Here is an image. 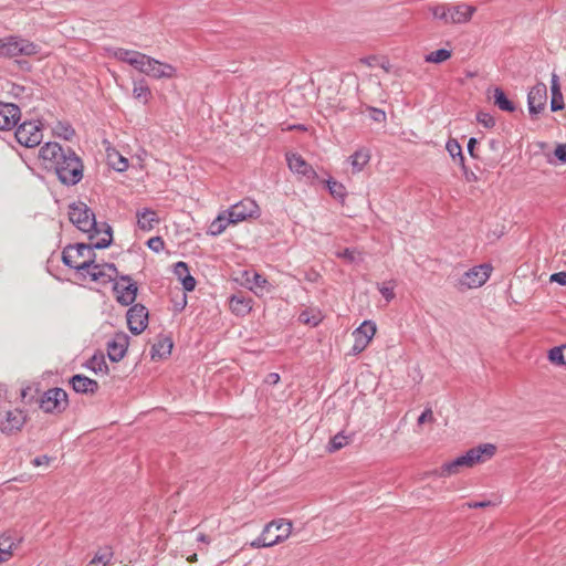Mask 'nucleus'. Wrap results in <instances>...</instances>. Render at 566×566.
Segmentation results:
<instances>
[{"mask_svg":"<svg viewBox=\"0 0 566 566\" xmlns=\"http://www.w3.org/2000/svg\"><path fill=\"white\" fill-rule=\"evenodd\" d=\"M564 348L560 346L553 347L548 352V359L552 364L557 366H564L566 365L565 355H564Z\"/></svg>","mask_w":566,"mask_h":566,"instance_id":"4c0bfd02","label":"nucleus"},{"mask_svg":"<svg viewBox=\"0 0 566 566\" xmlns=\"http://www.w3.org/2000/svg\"><path fill=\"white\" fill-rule=\"evenodd\" d=\"M14 136L27 148L39 146L43 139L42 124L39 120H25L18 126Z\"/></svg>","mask_w":566,"mask_h":566,"instance_id":"423d86ee","label":"nucleus"},{"mask_svg":"<svg viewBox=\"0 0 566 566\" xmlns=\"http://www.w3.org/2000/svg\"><path fill=\"white\" fill-rule=\"evenodd\" d=\"M15 545V538L10 533H3L0 536V562L9 559Z\"/></svg>","mask_w":566,"mask_h":566,"instance_id":"a878e982","label":"nucleus"},{"mask_svg":"<svg viewBox=\"0 0 566 566\" xmlns=\"http://www.w3.org/2000/svg\"><path fill=\"white\" fill-rule=\"evenodd\" d=\"M451 57V51L447 49H439L424 56V61L428 63H442Z\"/></svg>","mask_w":566,"mask_h":566,"instance_id":"f704fd0d","label":"nucleus"},{"mask_svg":"<svg viewBox=\"0 0 566 566\" xmlns=\"http://www.w3.org/2000/svg\"><path fill=\"white\" fill-rule=\"evenodd\" d=\"M493 98H494V104L501 111H505V112H510V113L515 111L514 103L507 98V96L505 95V93L503 92L502 88L496 87L494 90Z\"/></svg>","mask_w":566,"mask_h":566,"instance_id":"7c9ffc66","label":"nucleus"},{"mask_svg":"<svg viewBox=\"0 0 566 566\" xmlns=\"http://www.w3.org/2000/svg\"><path fill=\"white\" fill-rule=\"evenodd\" d=\"M196 557H197V554H193V555L189 558V560H192V559H195Z\"/></svg>","mask_w":566,"mask_h":566,"instance_id":"774afa93","label":"nucleus"},{"mask_svg":"<svg viewBox=\"0 0 566 566\" xmlns=\"http://www.w3.org/2000/svg\"><path fill=\"white\" fill-rule=\"evenodd\" d=\"M128 347V337L125 334L117 335L107 343V354L112 361H119L124 358Z\"/></svg>","mask_w":566,"mask_h":566,"instance_id":"a211bd4d","label":"nucleus"},{"mask_svg":"<svg viewBox=\"0 0 566 566\" xmlns=\"http://www.w3.org/2000/svg\"><path fill=\"white\" fill-rule=\"evenodd\" d=\"M148 310L143 304H134L126 314L127 325L132 334L139 335L148 326Z\"/></svg>","mask_w":566,"mask_h":566,"instance_id":"1a4fd4ad","label":"nucleus"},{"mask_svg":"<svg viewBox=\"0 0 566 566\" xmlns=\"http://www.w3.org/2000/svg\"><path fill=\"white\" fill-rule=\"evenodd\" d=\"M112 558V553L108 548L99 551L96 553L94 558L86 566H107Z\"/></svg>","mask_w":566,"mask_h":566,"instance_id":"58836bf2","label":"nucleus"},{"mask_svg":"<svg viewBox=\"0 0 566 566\" xmlns=\"http://www.w3.org/2000/svg\"><path fill=\"white\" fill-rule=\"evenodd\" d=\"M370 118L375 122L382 123L386 120V113L376 107H369Z\"/></svg>","mask_w":566,"mask_h":566,"instance_id":"8fccbe9b","label":"nucleus"},{"mask_svg":"<svg viewBox=\"0 0 566 566\" xmlns=\"http://www.w3.org/2000/svg\"><path fill=\"white\" fill-rule=\"evenodd\" d=\"M101 269L105 270V272L109 274L112 281H114L118 274L117 268L114 263H103L101 264Z\"/></svg>","mask_w":566,"mask_h":566,"instance_id":"864d4df0","label":"nucleus"},{"mask_svg":"<svg viewBox=\"0 0 566 566\" xmlns=\"http://www.w3.org/2000/svg\"><path fill=\"white\" fill-rule=\"evenodd\" d=\"M496 451V447L492 443H484L471 448L464 454L460 455L464 468H472L479 463H483L491 459Z\"/></svg>","mask_w":566,"mask_h":566,"instance_id":"9d476101","label":"nucleus"},{"mask_svg":"<svg viewBox=\"0 0 566 566\" xmlns=\"http://www.w3.org/2000/svg\"><path fill=\"white\" fill-rule=\"evenodd\" d=\"M147 247L158 253L164 250L165 243L160 237H153L147 241Z\"/></svg>","mask_w":566,"mask_h":566,"instance_id":"49530a36","label":"nucleus"},{"mask_svg":"<svg viewBox=\"0 0 566 566\" xmlns=\"http://www.w3.org/2000/svg\"><path fill=\"white\" fill-rule=\"evenodd\" d=\"M289 168L298 175L306 177L307 179L316 178V171L313 167L303 159L301 155L290 154L286 156Z\"/></svg>","mask_w":566,"mask_h":566,"instance_id":"f3484780","label":"nucleus"},{"mask_svg":"<svg viewBox=\"0 0 566 566\" xmlns=\"http://www.w3.org/2000/svg\"><path fill=\"white\" fill-rule=\"evenodd\" d=\"M489 146L492 150L497 151L500 149V142L496 139H491L489 142Z\"/></svg>","mask_w":566,"mask_h":566,"instance_id":"69168bd1","label":"nucleus"},{"mask_svg":"<svg viewBox=\"0 0 566 566\" xmlns=\"http://www.w3.org/2000/svg\"><path fill=\"white\" fill-rule=\"evenodd\" d=\"M40 52V46L27 39L9 35L0 39V56H32Z\"/></svg>","mask_w":566,"mask_h":566,"instance_id":"20e7f679","label":"nucleus"},{"mask_svg":"<svg viewBox=\"0 0 566 566\" xmlns=\"http://www.w3.org/2000/svg\"><path fill=\"white\" fill-rule=\"evenodd\" d=\"M138 51L126 50V49H116L113 53L114 57L120 62H125L130 65V60L137 55Z\"/></svg>","mask_w":566,"mask_h":566,"instance_id":"37998d69","label":"nucleus"},{"mask_svg":"<svg viewBox=\"0 0 566 566\" xmlns=\"http://www.w3.org/2000/svg\"><path fill=\"white\" fill-rule=\"evenodd\" d=\"M175 274L178 276L179 280L182 279V276H186L187 274H190L189 268L187 263L179 261L175 264Z\"/></svg>","mask_w":566,"mask_h":566,"instance_id":"09e8293b","label":"nucleus"},{"mask_svg":"<svg viewBox=\"0 0 566 566\" xmlns=\"http://www.w3.org/2000/svg\"><path fill=\"white\" fill-rule=\"evenodd\" d=\"M103 227L104 237L98 239L96 242L91 244L77 243L75 245L70 244L65 247L62 252L63 263L81 273L84 272V270H90L95 258L93 250L108 248L113 241V231L111 226L104 223Z\"/></svg>","mask_w":566,"mask_h":566,"instance_id":"f03ea898","label":"nucleus"},{"mask_svg":"<svg viewBox=\"0 0 566 566\" xmlns=\"http://www.w3.org/2000/svg\"><path fill=\"white\" fill-rule=\"evenodd\" d=\"M25 422V416L21 410L8 411L6 419L0 423V430L3 433H12L20 430Z\"/></svg>","mask_w":566,"mask_h":566,"instance_id":"aec40b11","label":"nucleus"},{"mask_svg":"<svg viewBox=\"0 0 566 566\" xmlns=\"http://www.w3.org/2000/svg\"><path fill=\"white\" fill-rule=\"evenodd\" d=\"M321 319L322 318L319 313L311 315L308 311H303L298 316L300 322L304 324H311L313 326H316L321 322Z\"/></svg>","mask_w":566,"mask_h":566,"instance_id":"c03bdc74","label":"nucleus"},{"mask_svg":"<svg viewBox=\"0 0 566 566\" xmlns=\"http://www.w3.org/2000/svg\"><path fill=\"white\" fill-rule=\"evenodd\" d=\"M462 468H464V465L460 457H458L454 460L444 463L437 472V474L439 476H450L452 474L458 473Z\"/></svg>","mask_w":566,"mask_h":566,"instance_id":"2f4dec72","label":"nucleus"},{"mask_svg":"<svg viewBox=\"0 0 566 566\" xmlns=\"http://www.w3.org/2000/svg\"><path fill=\"white\" fill-rule=\"evenodd\" d=\"M378 290L388 302L395 297L394 286H386L382 284L378 287Z\"/></svg>","mask_w":566,"mask_h":566,"instance_id":"5fc2aeb1","label":"nucleus"},{"mask_svg":"<svg viewBox=\"0 0 566 566\" xmlns=\"http://www.w3.org/2000/svg\"><path fill=\"white\" fill-rule=\"evenodd\" d=\"M197 541L198 542H203V543H209V538L207 535L200 533L198 536H197Z\"/></svg>","mask_w":566,"mask_h":566,"instance_id":"338daca9","label":"nucleus"},{"mask_svg":"<svg viewBox=\"0 0 566 566\" xmlns=\"http://www.w3.org/2000/svg\"><path fill=\"white\" fill-rule=\"evenodd\" d=\"M54 134L65 140H71L75 135V130L73 127L66 123L59 122L54 129Z\"/></svg>","mask_w":566,"mask_h":566,"instance_id":"c9c22d12","label":"nucleus"},{"mask_svg":"<svg viewBox=\"0 0 566 566\" xmlns=\"http://www.w3.org/2000/svg\"><path fill=\"white\" fill-rule=\"evenodd\" d=\"M119 281L113 286L117 302L124 306L133 304L138 291L136 283L129 275H120Z\"/></svg>","mask_w":566,"mask_h":566,"instance_id":"9b49d317","label":"nucleus"},{"mask_svg":"<svg viewBox=\"0 0 566 566\" xmlns=\"http://www.w3.org/2000/svg\"><path fill=\"white\" fill-rule=\"evenodd\" d=\"M151 57L138 52L137 55L133 60H130V66L138 70L140 73L147 74V69L149 66Z\"/></svg>","mask_w":566,"mask_h":566,"instance_id":"72a5a7b5","label":"nucleus"},{"mask_svg":"<svg viewBox=\"0 0 566 566\" xmlns=\"http://www.w3.org/2000/svg\"><path fill=\"white\" fill-rule=\"evenodd\" d=\"M429 10L434 19L441 20L444 23H449L448 4H437L430 7Z\"/></svg>","mask_w":566,"mask_h":566,"instance_id":"a19ab883","label":"nucleus"},{"mask_svg":"<svg viewBox=\"0 0 566 566\" xmlns=\"http://www.w3.org/2000/svg\"><path fill=\"white\" fill-rule=\"evenodd\" d=\"M476 144H478V140H476V138H474V137H471V138L469 139V142H468V146H467V147H468V151H469V154H470L472 157H475V154H474V147H475V145H476Z\"/></svg>","mask_w":566,"mask_h":566,"instance_id":"0e129e2a","label":"nucleus"},{"mask_svg":"<svg viewBox=\"0 0 566 566\" xmlns=\"http://www.w3.org/2000/svg\"><path fill=\"white\" fill-rule=\"evenodd\" d=\"M229 224H232V222H230V216L224 210L210 223L208 233L213 237L220 235Z\"/></svg>","mask_w":566,"mask_h":566,"instance_id":"393cba45","label":"nucleus"},{"mask_svg":"<svg viewBox=\"0 0 566 566\" xmlns=\"http://www.w3.org/2000/svg\"><path fill=\"white\" fill-rule=\"evenodd\" d=\"M492 266L481 264L468 270L460 279V284L468 289H476L482 286L490 277Z\"/></svg>","mask_w":566,"mask_h":566,"instance_id":"f8f14e48","label":"nucleus"},{"mask_svg":"<svg viewBox=\"0 0 566 566\" xmlns=\"http://www.w3.org/2000/svg\"><path fill=\"white\" fill-rule=\"evenodd\" d=\"M253 282L259 287H263L268 283L266 279L258 273L254 274Z\"/></svg>","mask_w":566,"mask_h":566,"instance_id":"680f3d73","label":"nucleus"},{"mask_svg":"<svg viewBox=\"0 0 566 566\" xmlns=\"http://www.w3.org/2000/svg\"><path fill=\"white\" fill-rule=\"evenodd\" d=\"M69 406L67 394L62 388L46 390L40 399V408L46 413H60Z\"/></svg>","mask_w":566,"mask_h":566,"instance_id":"0eeeda50","label":"nucleus"},{"mask_svg":"<svg viewBox=\"0 0 566 566\" xmlns=\"http://www.w3.org/2000/svg\"><path fill=\"white\" fill-rule=\"evenodd\" d=\"M547 102V87L544 83L534 85L527 94L528 112L532 116L539 114Z\"/></svg>","mask_w":566,"mask_h":566,"instance_id":"ddd939ff","label":"nucleus"},{"mask_svg":"<svg viewBox=\"0 0 566 566\" xmlns=\"http://www.w3.org/2000/svg\"><path fill=\"white\" fill-rule=\"evenodd\" d=\"M476 120L486 128H492L495 125L494 117L491 114L484 112L478 113Z\"/></svg>","mask_w":566,"mask_h":566,"instance_id":"a18cd8bd","label":"nucleus"},{"mask_svg":"<svg viewBox=\"0 0 566 566\" xmlns=\"http://www.w3.org/2000/svg\"><path fill=\"white\" fill-rule=\"evenodd\" d=\"M70 221L81 231L90 233V239L94 238V233H101L94 212L84 203L77 202L70 206Z\"/></svg>","mask_w":566,"mask_h":566,"instance_id":"39448f33","label":"nucleus"},{"mask_svg":"<svg viewBox=\"0 0 566 566\" xmlns=\"http://www.w3.org/2000/svg\"><path fill=\"white\" fill-rule=\"evenodd\" d=\"M551 109L552 112L562 111L565 107L564 97L559 85V77L557 74H552L551 81Z\"/></svg>","mask_w":566,"mask_h":566,"instance_id":"5701e85b","label":"nucleus"},{"mask_svg":"<svg viewBox=\"0 0 566 566\" xmlns=\"http://www.w3.org/2000/svg\"><path fill=\"white\" fill-rule=\"evenodd\" d=\"M279 381L280 375L277 373H270L265 378V382L269 385H276Z\"/></svg>","mask_w":566,"mask_h":566,"instance_id":"052dcab7","label":"nucleus"},{"mask_svg":"<svg viewBox=\"0 0 566 566\" xmlns=\"http://www.w3.org/2000/svg\"><path fill=\"white\" fill-rule=\"evenodd\" d=\"M348 441L349 438L345 436L343 432H339L331 439L328 444V451L335 452L337 450H340L342 448L348 444Z\"/></svg>","mask_w":566,"mask_h":566,"instance_id":"ea45409f","label":"nucleus"},{"mask_svg":"<svg viewBox=\"0 0 566 566\" xmlns=\"http://www.w3.org/2000/svg\"><path fill=\"white\" fill-rule=\"evenodd\" d=\"M376 333V325L373 322L365 321L358 328H356L353 333L355 338V343L353 345L352 352L354 354L361 353L368 343L371 340Z\"/></svg>","mask_w":566,"mask_h":566,"instance_id":"4468645a","label":"nucleus"},{"mask_svg":"<svg viewBox=\"0 0 566 566\" xmlns=\"http://www.w3.org/2000/svg\"><path fill=\"white\" fill-rule=\"evenodd\" d=\"M184 289L188 292H191L196 287V280L191 274H187L186 276H182L180 280Z\"/></svg>","mask_w":566,"mask_h":566,"instance_id":"3c124183","label":"nucleus"},{"mask_svg":"<svg viewBox=\"0 0 566 566\" xmlns=\"http://www.w3.org/2000/svg\"><path fill=\"white\" fill-rule=\"evenodd\" d=\"M226 212L230 216V222H232V224H237L247 219L259 218L260 207L254 200L244 198L232 205L228 210H226Z\"/></svg>","mask_w":566,"mask_h":566,"instance_id":"6e6552de","label":"nucleus"},{"mask_svg":"<svg viewBox=\"0 0 566 566\" xmlns=\"http://www.w3.org/2000/svg\"><path fill=\"white\" fill-rule=\"evenodd\" d=\"M70 384L75 392L78 394H95L98 389L96 380L91 379L84 375L77 374L70 379Z\"/></svg>","mask_w":566,"mask_h":566,"instance_id":"412c9836","label":"nucleus"},{"mask_svg":"<svg viewBox=\"0 0 566 566\" xmlns=\"http://www.w3.org/2000/svg\"><path fill=\"white\" fill-rule=\"evenodd\" d=\"M39 157L45 169L54 170L63 185L74 186L82 180L84 166L71 147L64 148L57 143L50 142L40 148Z\"/></svg>","mask_w":566,"mask_h":566,"instance_id":"f257e3e1","label":"nucleus"},{"mask_svg":"<svg viewBox=\"0 0 566 566\" xmlns=\"http://www.w3.org/2000/svg\"><path fill=\"white\" fill-rule=\"evenodd\" d=\"M176 67L171 64L160 62L151 57L147 69V76L154 78H172L176 75Z\"/></svg>","mask_w":566,"mask_h":566,"instance_id":"6ab92c4d","label":"nucleus"},{"mask_svg":"<svg viewBox=\"0 0 566 566\" xmlns=\"http://www.w3.org/2000/svg\"><path fill=\"white\" fill-rule=\"evenodd\" d=\"M133 96L143 104L148 103L151 91L145 80L134 81Z\"/></svg>","mask_w":566,"mask_h":566,"instance_id":"cd10ccee","label":"nucleus"},{"mask_svg":"<svg viewBox=\"0 0 566 566\" xmlns=\"http://www.w3.org/2000/svg\"><path fill=\"white\" fill-rule=\"evenodd\" d=\"M128 167V161L127 159H125L124 157H119V163L118 165L114 166V168L117 170V171H124L126 170Z\"/></svg>","mask_w":566,"mask_h":566,"instance_id":"e2e57ef3","label":"nucleus"},{"mask_svg":"<svg viewBox=\"0 0 566 566\" xmlns=\"http://www.w3.org/2000/svg\"><path fill=\"white\" fill-rule=\"evenodd\" d=\"M370 154L368 149L360 148L356 150L350 157L349 163L353 168V172H359L368 164Z\"/></svg>","mask_w":566,"mask_h":566,"instance_id":"b1692460","label":"nucleus"},{"mask_svg":"<svg viewBox=\"0 0 566 566\" xmlns=\"http://www.w3.org/2000/svg\"><path fill=\"white\" fill-rule=\"evenodd\" d=\"M359 254L355 249L346 248L343 251L337 252V256L352 263L356 260V255Z\"/></svg>","mask_w":566,"mask_h":566,"instance_id":"de8ad7c7","label":"nucleus"},{"mask_svg":"<svg viewBox=\"0 0 566 566\" xmlns=\"http://www.w3.org/2000/svg\"><path fill=\"white\" fill-rule=\"evenodd\" d=\"M476 8L468 3H459L455 6H448L449 23L462 24L471 20Z\"/></svg>","mask_w":566,"mask_h":566,"instance_id":"dca6fc26","label":"nucleus"},{"mask_svg":"<svg viewBox=\"0 0 566 566\" xmlns=\"http://www.w3.org/2000/svg\"><path fill=\"white\" fill-rule=\"evenodd\" d=\"M549 281L555 282L559 285H566V272L562 271L553 273L549 277Z\"/></svg>","mask_w":566,"mask_h":566,"instance_id":"6e6d98bb","label":"nucleus"},{"mask_svg":"<svg viewBox=\"0 0 566 566\" xmlns=\"http://www.w3.org/2000/svg\"><path fill=\"white\" fill-rule=\"evenodd\" d=\"M250 303V300L233 295L230 298V308L234 314L244 316L251 311Z\"/></svg>","mask_w":566,"mask_h":566,"instance_id":"bb28decb","label":"nucleus"},{"mask_svg":"<svg viewBox=\"0 0 566 566\" xmlns=\"http://www.w3.org/2000/svg\"><path fill=\"white\" fill-rule=\"evenodd\" d=\"M172 342L169 337L160 338L151 348V357H165L171 353Z\"/></svg>","mask_w":566,"mask_h":566,"instance_id":"c756f323","label":"nucleus"},{"mask_svg":"<svg viewBox=\"0 0 566 566\" xmlns=\"http://www.w3.org/2000/svg\"><path fill=\"white\" fill-rule=\"evenodd\" d=\"M292 531V523L284 518L268 523L261 535L250 543L253 548L271 547L286 539Z\"/></svg>","mask_w":566,"mask_h":566,"instance_id":"7ed1b4c3","label":"nucleus"},{"mask_svg":"<svg viewBox=\"0 0 566 566\" xmlns=\"http://www.w3.org/2000/svg\"><path fill=\"white\" fill-rule=\"evenodd\" d=\"M469 509H483L491 505L490 501L469 502L465 504Z\"/></svg>","mask_w":566,"mask_h":566,"instance_id":"bf43d9fd","label":"nucleus"},{"mask_svg":"<svg viewBox=\"0 0 566 566\" xmlns=\"http://www.w3.org/2000/svg\"><path fill=\"white\" fill-rule=\"evenodd\" d=\"M434 418L431 408H426L418 418V424H422L424 422H432Z\"/></svg>","mask_w":566,"mask_h":566,"instance_id":"603ef678","label":"nucleus"},{"mask_svg":"<svg viewBox=\"0 0 566 566\" xmlns=\"http://www.w3.org/2000/svg\"><path fill=\"white\" fill-rule=\"evenodd\" d=\"M21 111L18 105L0 102V129L9 130L18 124Z\"/></svg>","mask_w":566,"mask_h":566,"instance_id":"2eb2a0df","label":"nucleus"},{"mask_svg":"<svg viewBox=\"0 0 566 566\" xmlns=\"http://www.w3.org/2000/svg\"><path fill=\"white\" fill-rule=\"evenodd\" d=\"M51 461V458H49L48 455H40V457H36L32 460V463L34 467H40V465H48Z\"/></svg>","mask_w":566,"mask_h":566,"instance_id":"13d9d810","label":"nucleus"},{"mask_svg":"<svg viewBox=\"0 0 566 566\" xmlns=\"http://www.w3.org/2000/svg\"><path fill=\"white\" fill-rule=\"evenodd\" d=\"M446 148L449 153V155L453 158V159H458L459 160V164L463 167H464V157H463V154H462V148L460 146V144L455 140V139H449L447 142V145H446Z\"/></svg>","mask_w":566,"mask_h":566,"instance_id":"473e14b6","label":"nucleus"},{"mask_svg":"<svg viewBox=\"0 0 566 566\" xmlns=\"http://www.w3.org/2000/svg\"><path fill=\"white\" fill-rule=\"evenodd\" d=\"M327 188L334 198L344 199V197L346 196L345 187L336 180H328Z\"/></svg>","mask_w":566,"mask_h":566,"instance_id":"79ce46f5","label":"nucleus"},{"mask_svg":"<svg viewBox=\"0 0 566 566\" xmlns=\"http://www.w3.org/2000/svg\"><path fill=\"white\" fill-rule=\"evenodd\" d=\"M84 272H86L94 282H98L104 285L112 282L109 274L106 273L105 270H102L101 264L95 263L94 260L90 270H84Z\"/></svg>","mask_w":566,"mask_h":566,"instance_id":"c85d7f7f","label":"nucleus"},{"mask_svg":"<svg viewBox=\"0 0 566 566\" xmlns=\"http://www.w3.org/2000/svg\"><path fill=\"white\" fill-rule=\"evenodd\" d=\"M86 367L94 373H103L107 370V365L103 355H94L87 363Z\"/></svg>","mask_w":566,"mask_h":566,"instance_id":"e433bc0d","label":"nucleus"},{"mask_svg":"<svg viewBox=\"0 0 566 566\" xmlns=\"http://www.w3.org/2000/svg\"><path fill=\"white\" fill-rule=\"evenodd\" d=\"M136 217L137 226L143 231H150L156 224L160 222L157 213L149 208L137 210Z\"/></svg>","mask_w":566,"mask_h":566,"instance_id":"4be33fe9","label":"nucleus"},{"mask_svg":"<svg viewBox=\"0 0 566 566\" xmlns=\"http://www.w3.org/2000/svg\"><path fill=\"white\" fill-rule=\"evenodd\" d=\"M554 154L559 161L566 163V143L557 145Z\"/></svg>","mask_w":566,"mask_h":566,"instance_id":"4d7b16f0","label":"nucleus"}]
</instances>
